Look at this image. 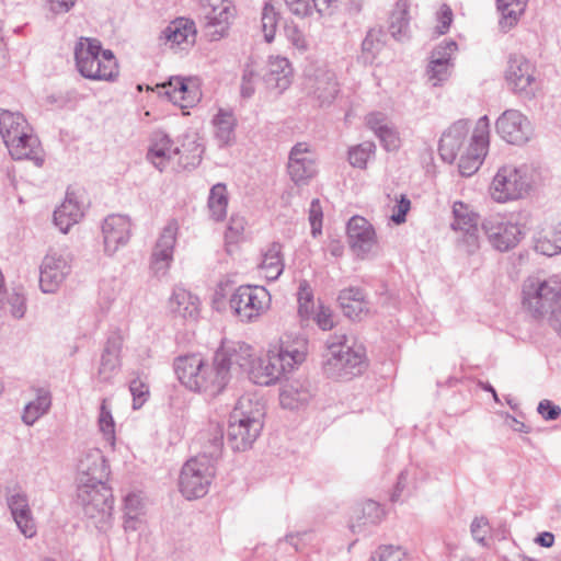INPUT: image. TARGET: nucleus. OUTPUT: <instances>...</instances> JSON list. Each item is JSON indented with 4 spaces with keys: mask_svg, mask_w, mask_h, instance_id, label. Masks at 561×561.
Wrapping results in <instances>:
<instances>
[{
    "mask_svg": "<svg viewBox=\"0 0 561 561\" xmlns=\"http://www.w3.org/2000/svg\"><path fill=\"white\" fill-rule=\"evenodd\" d=\"M184 89L183 92L179 93L180 102H176L182 108L192 107L197 102H199L202 98V92L199 89V81L197 78H185L184 80Z\"/></svg>",
    "mask_w": 561,
    "mask_h": 561,
    "instance_id": "nucleus-48",
    "label": "nucleus"
},
{
    "mask_svg": "<svg viewBox=\"0 0 561 561\" xmlns=\"http://www.w3.org/2000/svg\"><path fill=\"white\" fill-rule=\"evenodd\" d=\"M409 0H398L389 18V32L398 41L403 39L409 30Z\"/></svg>",
    "mask_w": 561,
    "mask_h": 561,
    "instance_id": "nucleus-38",
    "label": "nucleus"
},
{
    "mask_svg": "<svg viewBox=\"0 0 561 561\" xmlns=\"http://www.w3.org/2000/svg\"><path fill=\"white\" fill-rule=\"evenodd\" d=\"M78 71L87 79L113 81L118 76V66L112 50L103 49L100 41L81 38L75 47Z\"/></svg>",
    "mask_w": 561,
    "mask_h": 561,
    "instance_id": "nucleus-8",
    "label": "nucleus"
},
{
    "mask_svg": "<svg viewBox=\"0 0 561 561\" xmlns=\"http://www.w3.org/2000/svg\"><path fill=\"white\" fill-rule=\"evenodd\" d=\"M535 249L537 252L552 256L561 253L559 236L556 233L554 226L551 228H541L535 234Z\"/></svg>",
    "mask_w": 561,
    "mask_h": 561,
    "instance_id": "nucleus-41",
    "label": "nucleus"
},
{
    "mask_svg": "<svg viewBox=\"0 0 561 561\" xmlns=\"http://www.w3.org/2000/svg\"><path fill=\"white\" fill-rule=\"evenodd\" d=\"M7 503L20 533L25 538H33L37 530L27 494L21 488H14L8 492Z\"/></svg>",
    "mask_w": 561,
    "mask_h": 561,
    "instance_id": "nucleus-23",
    "label": "nucleus"
},
{
    "mask_svg": "<svg viewBox=\"0 0 561 561\" xmlns=\"http://www.w3.org/2000/svg\"><path fill=\"white\" fill-rule=\"evenodd\" d=\"M505 78L514 92L526 96L534 95L535 67L524 56L512 55L510 57Z\"/></svg>",
    "mask_w": 561,
    "mask_h": 561,
    "instance_id": "nucleus-22",
    "label": "nucleus"
},
{
    "mask_svg": "<svg viewBox=\"0 0 561 561\" xmlns=\"http://www.w3.org/2000/svg\"><path fill=\"white\" fill-rule=\"evenodd\" d=\"M454 64H444L437 60H430L427 76L433 87H438L449 79Z\"/></svg>",
    "mask_w": 561,
    "mask_h": 561,
    "instance_id": "nucleus-51",
    "label": "nucleus"
},
{
    "mask_svg": "<svg viewBox=\"0 0 561 561\" xmlns=\"http://www.w3.org/2000/svg\"><path fill=\"white\" fill-rule=\"evenodd\" d=\"M307 354V342L298 339L294 343L271 347L262 357H254L248 376L256 385L268 386L277 381L284 374L301 364Z\"/></svg>",
    "mask_w": 561,
    "mask_h": 561,
    "instance_id": "nucleus-3",
    "label": "nucleus"
},
{
    "mask_svg": "<svg viewBox=\"0 0 561 561\" xmlns=\"http://www.w3.org/2000/svg\"><path fill=\"white\" fill-rule=\"evenodd\" d=\"M495 128L502 139L512 145H524L533 136L530 121L518 110L504 111L495 122Z\"/></svg>",
    "mask_w": 561,
    "mask_h": 561,
    "instance_id": "nucleus-16",
    "label": "nucleus"
},
{
    "mask_svg": "<svg viewBox=\"0 0 561 561\" xmlns=\"http://www.w3.org/2000/svg\"><path fill=\"white\" fill-rule=\"evenodd\" d=\"M230 308L243 322H251L267 311L271 295L263 286H239L229 300Z\"/></svg>",
    "mask_w": 561,
    "mask_h": 561,
    "instance_id": "nucleus-12",
    "label": "nucleus"
},
{
    "mask_svg": "<svg viewBox=\"0 0 561 561\" xmlns=\"http://www.w3.org/2000/svg\"><path fill=\"white\" fill-rule=\"evenodd\" d=\"M261 23L264 38L267 43H271L275 37L278 23V13L270 2H265L263 7Z\"/></svg>",
    "mask_w": 561,
    "mask_h": 561,
    "instance_id": "nucleus-49",
    "label": "nucleus"
},
{
    "mask_svg": "<svg viewBox=\"0 0 561 561\" xmlns=\"http://www.w3.org/2000/svg\"><path fill=\"white\" fill-rule=\"evenodd\" d=\"M121 348L119 339H108L101 356L99 368V377L102 381H110L117 374L121 366Z\"/></svg>",
    "mask_w": 561,
    "mask_h": 561,
    "instance_id": "nucleus-35",
    "label": "nucleus"
},
{
    "mask_svg": "<svg viewBox=\"0 0 561 561\" xmlns=\"http://www.w3.org/2000/svg\"><path fill=\"white\" fill-rule=\"evenodd\" d=\"M245 220L243 217H231L225 238L228 244L237 243L244 231Z\"/></svg>",
    "mask_w": 561,
    "mask_h": 561,
    "instance_id": "nucleus-60",
    "label": "nucleus"
},
{
    "mask_svg": "<svg viewBox=\"0 0 561 561\" xmlns=\"http://www.w3.org/2000/svg\"><path fill=\"white\" fill-rule=\"evenodd\" d=\"M347 242L353 253L359 259L375 256L379 243L374 226L364 217H352L346 227Z\"/></svg>",
    "mask_w": 561,
    "mask_h": 561,
    "instance_id": "nucleus-15",
    "label": "nucleus"
},
{
    "mask_svg": "<svg viewBox=\"0 0 561 561\" xmlns=\"http://www.w3.org/2000/svg\"><path fill=\"white\" fill-rule=\"evenodd\" d=\"M51 407V394L47 389L39 388L36 390V397L30 401L23 410L22 421L24 424L32 426L39 417L45 415Z\"/></svg>",
    "mask_w": 561,
    "mask_h": 561,
    "instance_id": "nucleus-37",
    "label": "nucleus"
},
{
    "mask_svg": "<svg viewBox=\"0 0 561 561\" xmlns=\"http://www.w3.org/2000/svg\"><path fill=\"white\" fill-rule=\"evenodd\" d=\"M286 37L288 42L300 53H305L309 48V42L305 34L295 25L286 27Z\"/></svg>",
    "mask_w": 561,
    "mask_h": 561,
    "instance_id": "nucleus-61",
    "label": "nucleus"
},
{
    "mask_svg": "<svg viewBox=\"0 0 561 561\" xmlns=\"http://www.w3.org/2000/svg\"><path fill=\"white\" fill-rule=\"evenodd\" d=\"M82 216V206L77 195L73 192H67L65 201L54 211V222L62 233H67Z\"/></svg>",
    "mask_w": 561,
    "mask_h": 561,
    "instance_id": "nucleus-29",
    "label": "nucleus"
},
{
    "mask_svg": "<svg viewBox=\"0 0 561 561\" xmlns=\"http://www.w3.org/2000/svg\"><path fill=\"white\" fill-rule=\"evenodd\" d=\"M214 138L219 147H230L236 142L237 118L231 110L219 108L211 119Z\"/></svg>",
    "mask_w": 561,
    "mask_h": 561,
    "instance_id": "nucleus-30",
    "label": "nucleus"
},
{
    "mask_svg": "<svg viewBox=\"0 0 561 561\" xmlns=\"http://www.w3.org/2000/svg\"><path fill=\"white\" fill-rule=\"evenodd\" d=\"M311 317L323 331L331 330L334 327L333 313L329 307L319 306L318 310L314 311Z\"/></svg>",
    "mask_w": 561,
    "mask_h": 561,
    "instance_id": "nucleus-63",
    "label": "nucleus"
},
{
    "mask_svg": "<svg viewBox=\"0 0 561 561\" xmlns=\"http://www.w3.org/2000/svg\"><path fill=\"white\" fill-rule=\"evenodd\" d=\"M282 247L279 243H273L263 254L260 264L261 274L267 280H276L284 271V261L280 254Z\"/></svg>",
    "mask_w": 561,
    "mask_h": 561,
    "instance_id": "nucleus-39",
    "label": "nucleus"
},
{
    "mask_svg": "<svg viewBox=\"0 0 561 561\" xmlns=\"http://www.w3.org/2000/svg\"><path fill=\"white\" fill-rule=\"evenodd\" d=\"M345 333L336 332L327 341L323 371L329 378L352 379L360 375L365 367V353L362 347H352L346 344Z\"/></svg>",
    "mask_w": 561,
    "mask_h": 561,
    "instance_id": "nucleus-6",
    "label": "nucleus"
},
{
    "mask_svg": "<svg viewBox=\"0 0 561 561\" xmlns=\"http://www.w3.org/2000/svg\"><path fill=\"white\" fill-rule=\"evenodd\" d=\"M405 557L407 553L401 547L385 545L371 553L369 561H405Z\"/></svg>",
    "mask_w": 561,
    "mask_h": 561,
    "instance_id": "nucleus-52",
    "label": "nucleus"
},
{
    "mask_svg": "<svg viewBox=\"0 0 561 561\" xmlns=\"http://www.w3.org/2000/svg\"><path fill=\"white\" fill-rule=\"evenodd\" d=\"M344 314L353 320L360 319L368 311L362 289L350 287L342 290L337 297Z\"/></svg>",
    "mask_w": 561,
    "mask_h": 561,
    "instance_id": "nucleus-36",
    "label": "nucleus"
},
{
    "mask_svg": "<svg viewBox=\"0 0 561 561\" xmlns=\"http://www.w3.org/2000/svg\"><path fill=\"white\" fill-rule=\"evenodd\" d=\"M0 134L13 159H28L37 167L44 163L38 138L22 114L1 110Z\"/></svg>",
    "mask_w": 561,
    "mask_h": 561,
    "instance_id": "nucleus-5",
    "label": "nucleus"
},
{
    "mask_svg": "<svg viewBox=\"0 0 561 561\" xmlns=\"http://www.w3.org/2000/svg\"><path fill=\"white\" fill-rule=\"evenodd\" d=\"M382 32L380 30H369L362 43V49L366 62H371L376 55L380 51L383 46Z\"/></svg>",
    "mask_w": 561,
    "mask_h": 561,
    "instance_id": "nucleus-50",
    "label": "nucleus"
},
{
    "mask_svg": "<svg viewBox=\"0 0 561 561\" xmlns=\"http://www.w3.org/2000/svg\"><path fill=\"white\" fill-rule=\"evenodd\" d=\"M222 433L221 430L216 427L214 430V433L210 435L208 439V445L205 447V450L202 454H206L208 457H210L216 465L217 459L221 455L222 449Z\"/></svg>",
    "mask_w": 561,
    "mask_h": 561,
    "instance_id": "nucleus-59",
    "label": "nucleus"
},
{
    "mask_svg": "<svg viewBox=\"0 0 561 561\" xmlns=\"http://www.w3.org/2000/svg\"><path fill=\"white\" fill-rule=\"evenodd\" d=\"M454 221L451 228L456 231L478 226V216L462 202H455L453 205Z\"/></svg>",
    "mask_w": 561,
    "mask_h": 561,
    "instance_id": "nucleus-44",
    "label": "nucleus"
},
{
    "mask_svg": "<svg viewBox=\"0 0 561 561\" xmlns=\"http://www.w3.org/2000/svg\"><path fill=\"white\" fill-rule=\"evenodd\" d=\"M179 152L180 148L173 145L165 133L161 130L152 133L147 159L154 168L159 171H163Z\"/></svg>",
    "mask_w": 561,
    "mask_h": 561,
    "instance_id": "nucleus-28",
    "label": "nucleus"
},
{
    "mask_svg": "<svg viewBox=\"0 0 561 561\" xmlns=\"http://www.w3.org/2000/svg\"><path fill=\"white\" fill-rule=\"evenodd\" d=\"M146 501L141 493L131 492L124 499V529L137 531L145 524Z\"/></svg>",
    "mask_w": 561,
    "mask_h": 561,
    "instance_id": "nucleus-31",
    "label": "nucleus"
},
{
    "mask_svg": "<svg viewBox=\"0 0 561 561\" xmlns=\"http://www.w3.org/2000/svg\"><path fill=\"white\" fill-rule=\"evenodd\" d=\"M172 313L183 319H196L199 311V300L183 287H175L169 299Z\"/></svg>",
    "mask_w": 561,
    "mask_h": 561,
    "instance_id": "nucleus-34",
    "label": "nucleus"
},
{
    "mask_svg": "<svg viewBox=\"0 0 561 561\" xmlns=\"http://www.w3.org/2000/svg\"><path fill=\"white\" fill-rule=\"evenodd\" d=\"M203 151V147L196 141L184 144L182 148H180V152L176 156L179 157V167L182 169L197 167L201 163Z\"/></svg>",
    "mask_w": 561,
    "mask_h": 561,
    "instance_id": "nucleus-45",
    "label": "nucleus"
},
{
    "mask_svg": "<svg viewBox=\"0 0 561 561\" xmlns=\"http://www.w3.org/2000/svg\"><path fill=\"white\" fill-rule=\"evenodd\" d=\"M131 234V222L127 216L113 214L107 216L102 225L104 252L114 255L125 247Z\"/></svg>",
    "mask_w": 561,
    "mask_h": 561,
    "instance_id": "nucleus-20",
    "label": "nucleus"
},
{
    "mask_svg": "<svg viewBox=\"0 0 561 561\" xmlns=\"http://www.w3.org/2000/svg\"><path fill=\"white\" fill-rule=\"evenodd\" d=\"M394 201L396 205L392 208L390 220L396 225H402L407 221V214L411 209V201L404 194L396 196Z\"/></svg>",
    "mask_w": 561,
    "mask_h": 561,
    "instance_id": "nucleus-55",
    "label": "nucleus"
},
{
    "mask_svg": "<svg viewBox=\"0 0 561 561\" xmlns=\"http://www.w3.org/2000/svg\"><path fill=\"white\" fill-rule=\"evenodd\" d=\"M470 126L469 122L460 119L454 123L440 137L438 151L440 158L448 163H453L459 154V151L467 138Z\"/></svg>",
    "mask_w": 561,
    "mask_h": 561,
    "instance_id": "nucleus-26",
    "label": "nucleus"
},
{
    "mask_svg": "<svg viewBox=\"0 0 561 561\" xmlns=\"http://www.w3.org/2000/svg\"><path fill=\"white\" fill-rule=\"evenodd\" d=\"M174 369L186 388L208 396L219 394L231 379L216 353L211 364H206L197 354L181 356L176 358Z\"/></svg>",
    "mask_w": 561,
    "mask_h": 561,
    "instance_id": "nucleus-2",
    "label": "nucleus"
},
{
    "mask_svg": "<svg viewBox=\"0 0 561 561\" xmlns=\"http://www.w3.org/2000/svg\"><path fill=\"white\" fill-rule=\"evenodd\" d=\"M99 431L102 433L104 439L113 448L115 446V421L112 415V411L108 407L107 399H103L98 415Z\"/></svg>",
    "mask_w": 561,
    "mask_h": 561,
    "instance_id": "nucleus-43",
    "label": "nucleus"
},
{
    "mask_svg": "<svg viewBox=\"0 0 561 561\" xmlns=\"http://www.w3.org/2000/svg\"><path fill=\"white\" fill-rule=\"evenodd\" d=\"M317 388L308 379H294L280 388L279 402L284 409L298 410L307 407L316 397Z\"/></svg>",
    "mask_w": 561,
    "mask_h": 561,
    "instance_id": "nucleus-24",
    "label": "nucleus"
},
{
    "mask_svg": "<svg viewBox=\"0 0 561 561\" xmlns=\"http://www.w3.org/2000/svg\"><path fill=\"white\" fill-rule=\"evenodd\" d=\"M387 151L396 150L400 146V137L398 130L388 124L375 134Z\"/></svg>",
    "mask_w": 561,
    "mask_h": 561,
    "instance_id": "nucleus-56",
    "label": "nucleus"
},
{
    "mask_svg": "<svg viewBox=\"0 0 561 561\" xmlns=\"http://www.w3.org/2000/svg\"><path fill=\"white\" fill-rule=\"evenodd\" d=\"M108 473L101 449L89 448L82 453L78 461L77 502L84 515L98 523H105L113 508L111 490L105 483Z\"/></svg>",
    "mask_w": 561,
    "mask_h": 561,
    "instance_id": "nucleus-1",
    "label": "nucleus"
},
{
    "mask_svg": "<svg viewBox=\"0 0 561 561\" xmlns=\"http://www.w3.org/2000/svg\"><path fill=\"white\" fill-rule=\"evenodd\" d=\"M216 474V465L206 454H198L182 467L179 485L187 500L203 497L208 493Z\"/></svg>",
    "mask_w": 561,
    "mask_h": 561,
    "instance_id": "nucleus-10",
    "label": "nucleus"
},
{
    "mask_svg": "<svg viewBox=\"0 0 561 561\" xmlns=\"http://www.w3.org/2000/svg\"><path fill=\"white\" fill-rule=\"evenodd\" d=\"M298 313L301 319H310L314 313V300L313 293L307 280H301L299 283L298 293Z\"/></svg>",
    "mask_w": 561,
    "mask_h": 561,
    "instance_id": "nucleus-46",
    "label": "nucleus"
},
{
    "mask_svg": "<svg viewBox=\"0 0 561 561\" xmlns=\"http://www.w3.org/2000/svg\"><path fill=\"white\" fill-rule=\"evenodd\" d=\"M268 69L265 75L266 84L283 92L293 78V68L289 60L280 56H272L268 60Z\"/></svg>",
    "mask_w": 561,
    "mask_h": 561,
    "instance_id": "nucleus-33",
    "label": "nucleus"
},
{
    "mask_svg": "<svg viewBox=\"0 0 561 561\" xmlns=\"http://www.w3.org/2000/svg\"><path fill=\"white\" fill-rule=\"evenodd\" d=\"M309 90L321 105L330 104L339 92L335 73L327 66L318 67L309 79Z\"/></svg>",
    "mask_w": 561,
    "mask_h": 561,
    "instance_id": "nucleus-27",
    "label": "nucleus"
},
{
    "mask_svg": "<svg viewBox=\"0 0 561 561\" xmlns=\"http://www.w3.org/2000/svg\"><path fill=\"white\" fill-rule=\"evenodd\" d=\"M179 225L175 220L169 221L159 234L152 250L150 267L156 276L167 274L173 261Z\"/></svg>",
    "mask_w": 561,
    "mask_h": 561,
    "instance_id": "nucleus-18",
    "label": "nucleus"
},
{
    "mask_svg": "<svg viewBox=\"0 0 561 561\" xmlns=\"http://www.w3.org/2000/svg\"><path fill=\"white\" fill-rule=\"evenodd\" d=\"M129 390L133 396V408L135 410L142 407L149 396V387L140 379H134L129 383Z\"/></svg>",
    "mask_w": 561,
    "mask_h": 561,
    "instance_id": "nucleus-57",
    "label": "nucleus"
},
{
    "mask_svg": "<svg viewBox=\"0 0 561 561\" xmlns=\"http://www.w3.org/2000/svg\"><path fill=\"white\" fill-rule=\"evenodd\" d=\"M376 145L373 141H364L348 150V160L354 168L365 169L367 161L375 154Z\"/></svg>",
    "mask_w": 561,
    "mask_h": 561,
    "instance_id": "nucleus-47",
    "label": "nucleus"
},
{
    "mask_svg": "<svg viewBox=\"0 0 561 561\" xmlns=\"http://www.w3.org/2000/svg\"><path fill=\"white\" fill-rule=\"evenodd\" d=\"M457 49L458 45L455 41L445 39L433 49L431 60H437L444 64H454L453 57Z\"/></svg>",
    "mask_w": 561,
    "mask_h": 561,
    "instance_id": "nucleus-53",
    "label": "nucleus"
},
{
    "mask_svg": "<svg viewBox=\"0 0 561 561\" xmlns=\"http://www.w3.org/2000/svg\"><path fill=\"white\" fill-rule=\"evenodd\" d=\"M263 404L241 397L229 416L227 443L234 451L249 449L263 428Z\"/></svg>",
    "mask_w": 561,
    "mask_h": 561,
    "instance_id": "nucleus-4",
    "label": "nucleus"
},
{
    "mask_svg": "<svg viewBox=\"0 0 561 561\" xmlns=\"http://www.w3.org/2000/svg\"><path fill=\"white\" fill-rule=\"evenodd\" d=\"M288 174L296 185H306L317 174L314 153L306 142L296 144L288 157Z\"/></svg>",
    "mask_w": 561,
    "mask_h": 561,
    "instance_id": "nucleus-19",
    "label": "nucleus"
},
{
    "mask_svg": "<svg viewBox=\"0 0 561 561\" xmlns=\"http://www.w3.org/2000/svg\"><path fill=\"white\" fill-rule=\"evenodd\" d=\"M216 354L219 357V362L227 366L230 377L236 370H242L248 374L255 357L252 346L242 341L225 340L216 351Z\"/></svg>",
    "mask_w": 561,
    "mask_h": 561,
    "instance_id": "nucleus-21",
    "label": "nucleus"
},
{
    "mask_svg": "<svg viewBox=\"0 0 561 561\" xmlns=\"http://www.w3.org/2000/svg\"><path fill=\"white\" fill-rule=\"evenodd\" d=\"M72 255L65 248L49 249L39 266V287L45 294H54L71 273Z\"/></svg>",
    "mask_w": 561,
    "mask_h": 561,
    "instance_id": "nucleus-13",
    "label": "nucleus"
},
{
    "mask_svg": "<svg viewBox=\"0 0 561 561\" xmlns=\"http://www.w3.org/2000/svg\"><path fill=\"white\" fill-rule=\"evenodd\" d=\"M490 122L486 115L480 117L473 129L471 141L467 151L459 158V172L463 176H471L481 167L489 147Z\"/></svg>",
    "mask_w": 561,
    "mask_h": 561,
    "instance_id": "nucleus-14",
    "label": "nucleus"
},
{
    "mask_svg": "<svg viewBox=\"0 0 561 561\" xmlns=\"http://www.w3.org/2000/svg\"><path fill=\"white\" fill-rule=\"evenodd\" d=\"M323 211L319 199H312L309 207V222L311 234L317 238L322 233Z\"/></svg>",
    "mask_w": 561,
    "mask_h": 561,
    "instance_id": "nucleus-58",
    "label": "nucleus"
},
{
    "mask_svg": "<svg viewBox=\"0 0 561 561\" xmlns=\"http://www.w3.org/2000/svg\"><path fill=\"white\" fill-rule=\"evenodd\" d=\"M8 305L10 306V313L16 319L24 317L26 311V302L23 294L13 291L8 297Z\"/></svg>",
    "mask_w": 561,
    "mask_h": 561,
    "instance_id": "nucleus-62",
    "label": "nucleus"
},
{
    "mask_svg": "<svg viewBox=\"0 0 561 561\" xmlns=\"http://www.w3.org/2000/svg\"><path fill=\"white\" fill-rule=\"evenodd\" d=\"M385 517V511L379 503L367 500L355 511L354 516L351 518L350 527L353 533H364L369 526L378 525Z\"/></svg>",
    "mask_w": 561,
    "mask_h": 561,
    "instance_id": "nucleus-32",
    "label": "nucleus"
},
{
    "mask_svg": "<svg viewBox=\"0 0 561 561\" xmlns=\"http://www.w3.org/2000/svg\"><path fill=\"white\" fill-rule=\"evenodd\" d=\"M529 214H518L510 219L493 216L485 219L482 228L488 241L495 250L506 252L518 245L526 233V222Z\"/></svg>",
    "mask_w": 561,
    "mask_h": 561,
    "instance_id": "nucleus-11",
    "label": "nucleus"
},
{
    "mask_svg": "<svg viewBox=\"0 0 561 561\" xmlns=\"http://www.w3.org/2000/svg\"><path fill=\"white\" fill-rule=\"evenodd\" d=\"M528 0H497V9L502 14L500 26L504 32L512 28L527 7Z\"/></svg>",
    "mask_w": 561,
    "mask_h": 561,
    "instance_id": "nucleus-40",
    "label": "nucleus"
},
{
    "mask_svg": "<svg viewBox=\"0 0 561 561\" xmlns=\"http://www.w3.org/2000/svg\"><path fill=\"white\" fill-rule=\"evenodd\" d=\"M196 28L193 21L180 18L172 21L161 33V39L170 49L185 50L194 45Z\"/></svg>",
    "mask_w": 561,
    "mask_h": 561,
    "instance_id": "nucleus-25",
    "label": "nucleus"
},
{
    "mask_svg": "<svg viewBox=\"0 0 561 561\" xmlns=\"http://www.w3.org/2000/svg\"><path fill=\"white\" fill-rule=\"evenodd\" d=\"M185 78L183 77H172L168 82L158 85L159 93L161 95H164L168 98L169 101L176 104V102H180L179 93L184 89Z\"/></svg>",
    "mask_w": 561,
    "mask_h": 561,
    "instance_id": "nucleus-54",
    "label": "nucleus"
},
{
    "mask_svg": "<svg viewBox=\"0 0 561 561\" xmlns=\"http://www.w3.org/2000/svg\"><path fill=\"white\" fill-rule=\"evenodd\" d=\"M535 183V171L531 167L504 164L494 174L489 193L494 202L505 204L527 197Z\"/></svg>",
    "mask_w": 561,
    "mask_h": 561,
    "instance_id": "nucleus-7",
    "label": "nucleus"
},
{
    "mask_svg": "<svg viewBox=\"0 0 561 561\" xmlns=\"http://www.w3.org/2000/svg\"><path fill=\"white\" fill-rule=\"evenodd\" d=\"M522 294L524 307L534 318L541 319L561 307V279L556 275L529 276L523 283Z\"/></svg>",
    "mask_w": 561,
    "mask_h": 561,
    "instance_id": "nucleus-9",
    "label": "nucleus"
},
{
    "mask_svg": "<svg viewBox=\"0 0 561 561\" xmlns=\"http://www.w3.org/2000/svg\"><path fill=\"white\" fill-rule=\"evenodd\" d=\"M257 80V73L251 68L247 67L243 70L241 81V94L243 98H250L255 91V82Z\"/></svg>",
    "mask_w": 561,
    "mask_h": 561,
    "instance_id": "nucleus-64",
    "label": "nucleus"
},
{
    "mask_svg": "<svg viewBox=\"0 0 561 561\" xmlns=\"http://www.w3.org/2000/svg\"><path fill=\"white\" fill-rule=\"evenodd\" d=\"M228 195L227 187L222 183H217L210 188L208 197V208L214 220L220 221L227 215Z\"/></svg>",
    "mask_w": 561,
    "mask_h": 561,
    "instance_id": "nucleus-42",
    "label": "nucleus"
},
{
    "mask_svg": "<svg viewBox=\"0 0 561 561\" xmlns=\"http://www.w3.org/2000/svg\"><path fill=\"white\" fill-rule=\"evenodd\" d=\"M202 7L208 35L211 41H218L229 30L236 14L234 5L230 0H203Z\"/></svg>",
    "mask_w": 561,
    "mask_h": 561,
    "instance_id": "nucleus-17",
    "label": "nucleus"
}]
</instances>
